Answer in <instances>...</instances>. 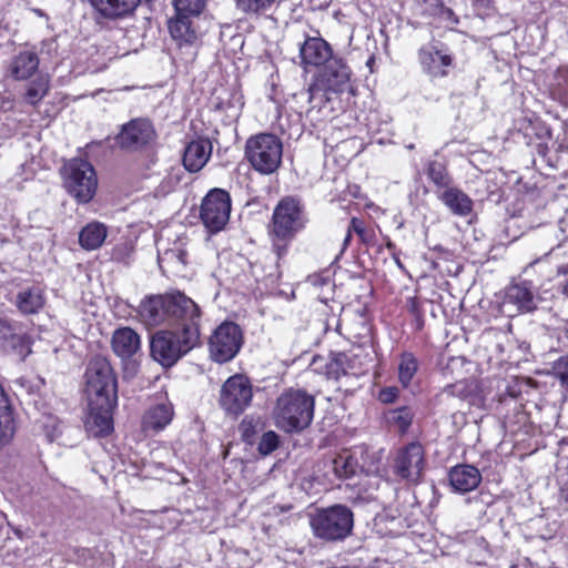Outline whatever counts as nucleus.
<instances>
[{"label": "nucleus", "mask_w": 568, "mask_h": 568, "mask_svg": "<svg viewBox=\"0 0 568 568\" xmlns=\"http://www.w3.org/2000/svg\"><path fill=\"white\" fill-rule=\"evenodd\" d=\"M366 65L369 68L371 72H374V65H375V55L372 54L367 61H366Z\"/></svg>", "instance_id": "6e6d98bb"}, {"label": "nucleus", "mask_w": 568, "mask_h": 568, "mask_svg": "<svg viewBox=\"0 0 568 568\" xmlns=\"http://www.w3.org/2000/svg\"><path fill=\"white\" fill-rule=\"evenodd\" d=\"M115 146L128 153L143 154L148 161L145 165L154 164L156 156L158 132L153 122L148 118H133L120 126L114 135Z\"/></svg>", "instance_id": "0eeeda50"}, {"label": "nucleus", "mask_w": 568, "mask_h": 568, "mask_svg": "<svg viewBox=\"0 0 568 568\" xmlns=\"http://www.w3.org/2000/svg\"><path fill=\"white\" fill-rule=\"evenodd\" d=\"M65 192L78 204L90 203L98 190V176L94 166L82 158H72L60 169Z\"/></svg>", "instance_id": "9d476101"}, {"label": "nucleus", "mask_w": 568, "mask_h": 568, "mask_svg": "<svg viewBox=\"0 0 568 568\" xmlns=\"http://www.w3.org/2000/svg\"><path fill=\"white\" fill-rule=\"evenodd\" d=\"M108 236V227L98 221L84 225L79 232V244L85 251L100 248Z\"/></svg>", "instance_id": "72a5a7b5"}, {"label": "nucleus", "mask_w": 568, "mask_h": 568, "mask_svg": "<svg viewBox=\"0 0 568 568\" xmlns=\"http://www.w3.org/2000/svg\"><path fill=\"white\" fill-rule=\"evenodd\" d=\"M418 61L423 71L432 78H445L453 65L454 57L438 49L434 43L423 45L418 50Z\"/></svg>", "instance_id": "a211bd4d"}, {"label": "nucleus", "mask_w": 568, "mask_h": 568, "mask_svg": "<svg viewBox=\"0 0 568 568\" xmlns=\"http://www.w3.org/2000/svg\"><path fill=\"white\" fill-rule=\"evenodd\" d=\"M243 343L244 336L240 325L234 322L224 321L210 336V356L215 363H227L239 354Z\"/></svg>", "instance_id": "2eb2a0df"}, {"label": "nucleus", "mask_w": 568, "mask_h": 568, "mask_svg": "<svg viewBox=\"0 0 568 568\" xmlns=\"http://www.w3.org/2000/svg\"><path fill=\"white\" fill-rule=\"evenodd\" d=\"M420 367L417 356L409 351H404L398 356L397 379L403 389H407Z\"/></svg>", "instance_id": "f704fd0d"}, {"label": "nucleus", "mask_w": 568, "mask_h": 568, "mask_svg": "<svg viewBox=\"0 0 568 568\" xmlns=\"http://www.w3.org/2000/svg\"><path fill=\"white\" fill-rule=\"evenodd\" d=\"M383 419L389 429L397 435L405 436L408 434L414 424L415 410L409 405H403L396 408L386 409L383 413Z\"/></svg>", "instance_id": "c756f323"}, {"label": "nucleus", "mask_w": 568, "mask_h": 568, "mask_svg": "<svg viewBox=\"0 0 568 568\" xmlns=\"http://www.w3.org/2000/svg\"><path fill=\"white\" fill-rule=\"evenodd\" d=\"M232 211V197L227 190L213 187L203 196L199 220L210 235L225 230Z\"/></svg>", "instance_id": "f8f14e48"}, {"label": "nucleus", "mask_w": 568, "mask_h": 568, "mask_svg": "<svg viewBox=\"0 0 568 568\" xmlns=\"http://www.w3.org/2000/svg\"><path fill=\"white\" fill-rule=\"evenodd\" d=\"M562 293L568 296V278L566 280V283L562 287Z\"/></svg>", "instance_id": "4d7b16f0"}, {"label": "nucleus", "mask_w": 568, "mask_h": 568, "mask_svg": "<svg viewBox=\"0 0 568 568\" xmlns=\"http://www.w3.org/2000/svg\"><path fill=\"white\" fill-rule=\"evenodd\" d=\"M559 498L568 507V480L560 487Z\"/></svg>", "instance_id": "603ef678"}, {"label": "nucleus", "mask_w": 568, "mask_h": 568, "mask_svg": "<svg viewBox=\"0 0 568 568\" xmlns=\"http://www.w3.org/2000/svg\"><path fill=\"white\" fill-rule=\"evenodd\" d=\"M354 234L358 237L359 244L364 245L365 247L368 248L375 246L376 233L374 227L369 225L364 219L352 216L343 241V250L349 246Z\"/></svg>", "instance_id": "7c9ffc66"}, {"label": "nucleus", "mask_w": 568, "mask_h": 568, "mask_svg": "<svg viewBox=\"0 0 568 568\" xmlns=\"http://www.w3.org/2000/svg\"><path fill=\"white\" fill-rule=\"evenodd\" d=\"M358 356L345 352H331L329 361L325 365V375L328 379L338 381L345 375H358L356 363Z\"/></svg>", "instance_id": "bb28decb"}, {"label": "nucleus", "mask_w": 568, "mask_h": 568, "mask_svg": "<svg viewBox=\"0 0 568 568\" xmlns=\"http://www.w3.org/2000/svg\"><path fill=\"white\" fill-rule=\"evenodd\" d=\"M503 303L505 305H514L519 313L534 312L537 305L535 303L531 283L523 281L509 284L505 290Z\"/></svg>", "instance_id": "5701e85b"}, {"label": "nucleus", "mask_w": 568, "mask_h": 568, "mask_svg": "<svg viewBox=\"0 0 568 568\" xmlns=\"http://www.w3.org/2000/svg\"><path fill=\"white\" fill-rule=\"evenodd\" d=\"M425 324V317L424 315H420V317H414V327L416 331H422Z\"/></svg>", "instance_id": "864d4df0"}, {"label": "nucleus", "mask_w": 568, "mask_h": 568, "mask_svg": "<svg viewBox=\"0 0 568 568\" xmlns=\"http://www.w3.org/2000/svg\"><path fill=\"white\" fill-rule=\"evenodd\" d=\"M557 273L558 275H562L568 278V263L558 266Z\"/></svg>", "instance_id": "5fc2aeb1"}, {"label": "nucleus", "mask_w": 568, "mask_h": 568, "mask_svg": "<svg viewBox=\"0 0 568 568\" xmlns=\"http://www.w3.org/2000/svg\"><path fill=\"white\" fill-rule=\"evenodd\" d=\"M209 103L213 111L224 113L227 116L237 115V111L240 110L237 93L226 85L214 88Z\"/></svg>", "instance_id": "c85d7f7f"}, {"label": "nucleus", "mask_w": 568, "mask_h": 568, "mask_svg": "<svg viewBox=\"0 0 568 568\" xmlns=\"http://www.w3.org/2000/svg\"><path fill=\"white\" fill-rule=\"evenodd\" d=\"M34 339L24 325L0 312V354L14 355L24 362L32 353Z\"/></svg>", "instance_id": "4468645a"}, {"label": "nucleus", "mask_w": 568, "mask_h": 568, "mask_svg": "<svg viewBox=\"0 0 568 568\" xmlns=\"http://www.w3.org/2000/svg\"><path fill=\"white\" fill-rule=\"evenodd\" d=\"M200 344L201 332L195 327L160 329L150 337V356L169 369Z\"/></svg>", "instance_id": "423d86ee"}, {"label": "nucleus", "mask_w": 568, "mask_h": 568, "mask_svg": "<svg viewBox=\"0 0 568 568\" xmlns=\"http://www.w3.org/2000/svg\"><path fill=\"white\" fill-rule=\"evenodd\" d=\"M300 65L305 72L317 70L308 84V102L317 105L331 100L329 93L345 90L351 69L345 60L334 54L332 45L322 37L305 36L298 49Z\"/></svg>", "instance_id": "f257e3e1"}, {"label": "nucleus", "mask_w": 568, "mask_h": 568, "mask_svg": "<svg viewBox=\"0 0 568 568\" xmlns=\"http://www.w3.org/2000/svg\"><path fill=\"white\" fill-rule=\"evenodd\" d=\"M385 247L392 253L395 262L399 266H402L400 260H399V257L397 255V246H396V244L389 237H387V240H386Z\"/></svg>", "instance_id": "8fccbe9b"}, {"label": "nucleus", "mask_w": 568, "mask_h": 568, "mask_svg": "<svg viewBox=\"0 0 568 568\" xmlns=\"http://www.w3.org/2000/svg\"><path fill=\"white\" fill-rule=\"evenodd\" d=\"M400 388L398 386H384L377 393V400L384 405H392L398 400Z\"/></svg>", "instance_id": "49530a36"}, {"label": "nucleus", "mask_w": 568, "mask_h": 568, "mask_svg": "<svg viewBox=\"0 0 568 568\" xmlns=\"http://www.w3.org/2000/svg\"><path fill=\"white\" fill-rule=\"evenodd\" d=\"M283 142L274 133L262 132L251 135L244 146V159L262 175L277 172L282 165Z\"/></svg>", "instance_id": "1a4fd4ad"}, {"label": "nucleus", "mask_w": 568, "mask_h": 568, "mask_svg": "<svg viewBox=\"0 0 568 568\" xmlns=\"http://www.w3.org/2000/svg\"><path fill=\"white\" fill-rule=\"evenodd\" d=\"M471 4L477 10H484L485 12H488L494 7L493 0H471Z\"/></svg>", "instance_id": "09e8293b"}, {"label": "nucleus", "mask_w": 568, "mask_h": 568, "mask_svg": "<svg viewBox=\"0 0 568 568\" xmlns=\"http://www.w3.org/2000/svg\"><path fill=\"white\" fill-rule=\"evenodd\" d=\"M556 83L551 89V93L559 103L568 108V65L560 67L556 72Z\"/></svg>", "instance_id": "ea45409f"}, {"label": "nucleus", "mask_w": 568, "mask_h": 568, "mask_svg": "<svg viewBox=\"0 0 568 568\" xmlns=\"http://www.w3.org/2000/svg\"><path fill=\"white\" fill-rule=\"evenodd\" d=\"M45 301L44 290L39 286H31L18 292L14 306L22 315H36L44 308Z\"/></svg>", "instance_id": "cd10ccee"}, {"label": "nucleus", "mask_w": 568, "mask_h": 568, "mask_svg": "<svg viewBox=\"0 0 568 568\" xmlns=\"http://www.w3.org/2000/svg\"><path fill=\"white\" fill-rule=\"evenodd\" d=\"M437 199L457 216H468L474 209V202L462 189L457 186H448L439 192Z\"/></svg>", "instance_id": "a878e982"}, {"label": "nucleus", "mask_w": 568, "mask_h": 568, "mask_svg": "<svg viewBox=\"0 0 568 568\" xmlns=\"http://www.w3.org/2000/svg\"><path fill=\"white\" fill-rule=\"evenodd\" d=\"M315 397L306 389L288 387L276 398L273 416L283 432L298 434L313 422Z\"/></svg>", "instance_id": "39448f33"}, {"label": "nucleus", "mask_w": 568, "mask_h": 568, "mask_svg": "<svg viewBox=\"0 0 568 568\" xmlns=\"http://www.w3.org/2000/svg\"><path fill=\"white\" fill-rule=\"evenodd\" d=\"M433 252H435L438 257L448 258V257H450L453 255V253L448 248H445L442 245L434 246L433 247Z\"/></svg>", "instance_id": "3c124183"}, {"label": "nucleus", "mask_w": 568, "mask_h": 568, "mask_svg": "<svg viewBox=\"0 0 568 568\" xmlns=\"http://www.w3.org/2000/svg\"><path fill=\"white\" fill-rule=\"evenodd\" d=\"M406 307L408 313L414 317H420L424 315V310L420 300L417 296L408 297L406 301Z\"/></svg>", "instance_id": "de8ad7c7"}, {"label": "nucleus", "mask_w": 568, "mask_h": 568, "mask_svg": "<svg viewBox=\"0 0 568 568\" xmlns=\"http://www.w3.org/2000/svg\"><path fill=\"white\" fill-rule=\"evenodd\" d=\"M146 325L168 324L176 328L195 327L201 332V308L184 293L174 292L143 298L138 311Z\"/></svg>", "instance_id": "7ed1b4c3"}, {"label": "nucleus", "mask_w": 568, "mask_h": 568, "mask_svg": "<svg viewBox=\"0 0 568 568\" xmlns=\"http://www.w3.org/2000/svg\"><path fill=\"white\" fill-rule=\"evenodd\" d=\"M310 222L306 205L297 195H285L274 206L266 226L271 250L277 260L284 258L296 236Z\"/></svg>", "instance_id": "20e7f679"}, {"label": "nucleus", "mask_w": 568, "mask_h": 568, "mask_svg": "<svg viewBox=\"0 0 568 568\" xmlns=\"http://www.w3.org/2000/svg\"><path fill=\"white\" fill-rule=\"evenodd\" d=\"M235 8L251 19L265 16L273 7L275 0H234Z\"/></svg>", "instance_id": "4c0bfd02"}, {"label": "nucleus", "mask_w": 568, "mask_h": 568, "mask_svg": "<svg viewBox=\"0 0 568 568\" xmlns=\"http://www.w3.org/2000/svg\"><path fill=\"white\" fill-rule=\"evenodd\" d=\"M6 100H7V102L10 104V108H11V106H12V103H13V100H11V99H9V98H8V99H6Z\"/></svg>", "instance_id": "bf43d9fd"}, {"label": "nucleus", "mask_w": 568, "mask_h": 568, "mask_svg": "<svg viewBox=\"0 0 568 568\" xmlns=\"http://www.w3.org/2000/svg\"><path fill=\"white\" fill-rule=\"evenodd\" d=\"M111 349L122 361L131 359L141 349V337L132 327H118L111 336Z\"/></svg>", "instance_id": "412c9836"}, {"label": "nucleus", "mask_w": 568, "mask_h": 568, "mask_svg": "<svg viewBox=\"0 0 568 568\" xmlns=\"http://www.w3.org/2000/svg\"><path fill=\"white\" fill-rule=\"evenodd\" d=\"M205 4L206 0H173L175 10L195 14H201Z\"/></svg>", "instance_id": "79ce46f5"}, {"label": "nucleus", "mask_w": 568, "mask_h": 568, "mask_svg": "<svg viewBox=\"0 0 568 568\" xmlns=\"http://www.w3.org/2000/svg\"><path fill=\"white\" fill-rule=\"evenodd\" d=\"M524 379L514 378L505 388V392L499 395V402H505L507 398L517 399L523 394Z\"/></svg>", "instance_id": "a18cd8bd"}, {"label": "nucleus", "mask_w": 568, "mask_h": 568, "mask_svg": "<svg viewBox=\"0 0 568 568\" xmlns=\"http://www.w3.org/2000/svg\"><path fill=\"white\" fill-rule=\"evenodd\" d=\"M212 143L207 138L199 136L190 141L183 152V166L190 173L201 171L212 154Z\"/></svg>", "instance_id": "aec40b11"}, {"label": "nucleus", "mask_w": 568, "mask_h": 568, "mask_svg": "<svg viewBox=\"0 0 568 568\" xmlns=\"http://www.w3.org/2000/svg\"><path fill=\"white\" fill-rule=\"evenodd\" d=\"M519 131L523 132L525 143L531 148V153L540 159V163L549 168H557L549 155V143L552 140L550 128L539 120L525 119Z\"/></svg>", "instance_id": "dca6fc26"}, {"label": "nucleus", "mask_w": 568, "mask_h": 568, "mask_svg": "<svg viewBox=\"0 0 568 568\" xmlns=\"http://www.w3.org/2000/svg\"><path fill=\"white\" fill-rule=\"evenodd\" d=\"M424 173L435 186V192L438 194L454 183V179L448 170L446 161L428 160L424 164Z\"/></svg>", "instance_id": "2f4dec72"}, {"label": "nucleus", "mask_w": 568, "mask_h": 568, "mask_svg": "<svg viewBox=\"0 0 568 568\" xmlns=\"http://www.w3.org/2000/svg\"><path fill=\"white\" fill-rule=\"evenodd\" d=\"M552 374L561 386L568 387V353L554 362Z\"/></svg>", "instance_id": "37998d69"}, {"label": "nucleus", "mask_w": 568, "mask_h": 568, "mask_svg": "<svg viewBox=\"0 0 568 568\" xmlns=\"http://www.w3.org/2000/svg\"><path fill=\"white\" fill-rule=\"evenodd\" d=\"M332 471L337 479L352 478L358 468L357 459L351 454H338L332 459Z\"/></svg>", "instance_id": "e433bc0d"}, {"label": "nucleus", "mask_w": 568, "mask_h": 568, "mask_svg": "<svg viewBox=\"0 0 568 568\" xmlns=\"http://www.w3.org/2000/svg\"><path fill=\"white\" fill-rule=\"evenodd\" d=\"M280 446V436L274 430L263 433L257 444V452L262 456H267L275 452Z\"/></svg>", "instance_id": "a19ab883"}, {"label": "nucleus", "mask_w": 568, "mask_h": 568, "mask_svg": "<svg viewBox=\"0 0 568 568\" xmlns=\"http://www.w3.org/2000/svg\"><path fill=\"white\" fill-rule=\"evenodd\" d=\"M264 426L260 417L245 416L239 425L242 442L248 446H253L256 443L257 435L264 429Z\"/></svg>", "instance_id": "58836bf2"}, {"label": "nucleus", "mask_w": 568, "mask_h": 568, "mask_svg": "<svg viewBox=\"0 0 568 568\" xmlns=\"http://www.w3.org/2000/svg\"><path fill=\"white\" fill-rule=\"evenodd\" d=\"M18 430V415L9 395L0 386V449L9 446Z\"/></svg>", "instance_id": "4be33fe9"}, {"label": "nucleus", "mask_w": 568, "mask_h": 568, "mask_svg": "<svg viewBox=\"0 0 568 568\" xmlns=\"http://www.w3.org/2000/svg\"><path fill=\"white\" fill-rule=\"evenodd\" d=\"M84 379L85 430L93 437H106L113 432V413L118 406L116 374L105 356L95 355L87 365Z\"/></svg>", "instance_id": "f03ea898"}, {"label": "nucleus", "mask_w": 568, "mask_h": 568, "mask_svg": "<svg viewBox=\"0 0 568 568\" xmlns=\"http://www.w3.org/2000/svg\"><path fill=\"white\" fill-rule=\"evenodd\" d=\"M40 59L32 50H21L11 60L8 71L16 81L31 79L39 70Z\"/></svg>", "instance_id": "b1692460"}, {"label": "nucleus", "mask_w": 568, "mask_h": 568, "mask_svg": "<svg viewBox=\"0 0 568 568\" xmlns=\"http://www.w3.org/2000/svg\"><path fill=\"white\" fill-rule=\"evenodd\" d=\"M176 11V17L169 21L171 37L180 43H193L196 40V32L192 27L191 17L195 13Z\"/></svg>", "instance_id": "473e14b6"}, {"label": "nucleus", "mask_w": 568, "mask_h": 568, "mask_svg": "<svg viewBox=\"0 0 568 568\" xmlns=\"http://www.w3.org/2000/svg\"><path fill=\"white\" fill-rule=\"evenodd\" d=\"M99 26L132 18L143 0H87Z\"/></svg>", "instance_id": "f3484780"}, {"label": "nucleus", "mask_w": 568, "mask_h": 568, "mask_svg": "<svg viewBox=\"0 0 568 568\" xmlns=\"http://www.w3.org/2000/svg\"><path fill=\"white\" fill-rule=\"evenodd\" d=\"M4 105H8V102H7V100H6V99H3V100H2V102H1V108H4Z\"/></svg>", "instance_id": "13d9d810"}, {"label": "nucleus", "mask_w": 568, "mask_h": 568, "mask_svg": "<svg viewBox=\"0 0 568 568\" xmlns=\"http://www.w3.org/2000/svg\"><path fill=\"white\" fill-rule=\"evenodd\" d=\"M426 466V448L418 439L398 447L390 462L393 475L398 480L412 486H417L423 481Z\"/></svg>", "instance_id": "9b49d317"}, {"label": "nucleus", "mask_w": 568, "mask_h": 568, "mask_svg": "<svg viewBox=\"0 0 568 568\" xmlns=\"http://www.w3.org/2000/svg\"><path fill=\"white\" fill-rule=\"evenodd\" d=\"M173 416L174 408L170 402L152 405L142 416V429L159 433L171 424Z\"/></svg>", "instance_id": "393cba45"}, {"label": "nucleus", "mask_w": 568, "mask_h": 568, "mask_svg": "<svg viewBox=\"0 0 568 568\" xmlns=\"http://www.w3.org/2000/svg\"><path fill=\"white\" fill-rule=\"evenodd\" d=\"M445 392H447L452 396H456L462 399H467L473 394V384L466 379L458 381L454 384L448 385L445 388Z\"/></svg>", "instance_id": "c03bdc74"}, {"label": "nucleus", "mask_w": 568, "mask_h": 568, "mask_svg": "<svg viewBox=\"0 0 568 568\" xmlns=\"http://www.w3.org/2000/svg\"><path fill=\"white\" fill-rule=\"evenodd\" d=\"M50 91V78L48 74L39 73L27 85L22 95L23 101L37 108Z\"/></svg>", "instance_id": "c9c22d12"}, {"label": "nucleus", "mask_w": 568, "mask_h": 568, "mask_svg": "<svg viewBox=\"0 0 568 568\" xmlns=\"http://www.w3.org/2000/svg\"><path fill=\"white\" fill-rule=\"evenodd\" d=\"M313 535L324 541L345 540L354 528V513L343 504L317 508L310 517Z\"/></svg>", "instance_id": "6e6552de"}, {"label": "nucleus", "mask_w": 568, "mask_h": 568, "mask_svg": "<svg viewBox=\"0 0 568 568\" xmlns=\"http://www.w3.org/2000/svg\"><path fill=\"white\" fill-rule=\"evenodd\" d=\"M447 479L454 493L464 495L478 488L481 474L474 465L457 464L448 470Z\"/></svg>", "instance_id": "6ab92c4d"}, {"label": "nucleus", "mask_w": 568, "mask_h": 568, "mask_svg": "<svg viewBox=\"0 0 568 568\" xmlns=\"http://www.w3.org/2000/svg\"><path fill=\"white\" fill-rule=\"evenodd\" d=\"M252 400L251 379L244 374L236 373L222 384L217 402L226 416L237 418L251 406Z\"/></svg>", "instance_id": "ddd939ff"}]
</instances>
